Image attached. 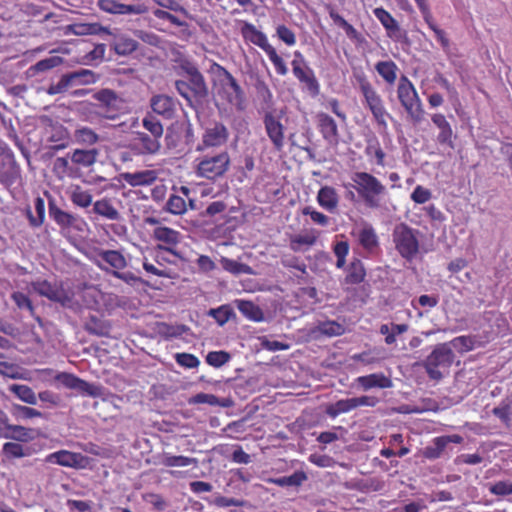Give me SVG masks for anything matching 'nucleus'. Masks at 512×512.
<instances>
[{
	"instance_id": "5fc2aeb1",
	"label": "nucleus",
	"mask_w": 512,
	"mask_h": 512,
	"mask_svg": "<svg viewBox=\"0 0 512 512\" xmlns=\"http://www.w3.org/2000/svg\"><path fill=\"white\" fill-rule=\"evenodd\" d=\"M143 127L151 134L158 139H161L163 136V125L162 123L153 115L147 114L142 120Z\"/></svg>"
},
{
	"instance_id": "6e6552de",
	"label": "nucleus",
	"mask_w": 512,
	"mask_h": 512,
	"mask_svg": "<svg viewBox=\"0 0 512 512\" xmlns=\"http://www.w3.org/2000/svg\"><path fill=\"white\" fill-rule=\"evenodd\" d=\"M455 355L448 343L435 346L433 351L423 361V367L430 379L439 381L443 378V370L453 364Z\"/></svg>"
},
{
	"instance_id": "473e14b6",
	"label": "nucleus",
	"mask_w": 512,
	"mask_h": 512,
	"mask_svg": "<svg viewBox=\"0 0 512 512\" xmlns=\"http://www.w3.org/2000/svg\"><path fill=\"white\" fill-rule=\"evenodd\" d=\"M366 277V269L363 262L354 258L347 267V274L345 276V282L351 285H357L362 283Z\"/></svg>"
},
{
	"instance_id": "aec40b11",
	"label": "nucleus",
	"mask_w": 512,
	"mask_h": 512,
	"mask_svg": "<svg viewBox=\"0 0 512 512\" xmlns=\"http://www.w3.org/2000/svg\"><path fill=\"white\" fill-rule=\"evenodd\" d=\"M47 463L58 464L64 467L79 468L83 467L86 457L81 453L68 450H59L46 456Z\"/></svg>"
},
{
	"instance_id": "37998d69",
	"label": "nucleus",
	"mask_w": 512,
	"mask_h": 512,
	"mask_svg": "<svg viewBox=\"0 0 512 512\" xmlns=\"http://www.w3.org/2000/svg\"><path fill=\"white\" fill-rule=\"evenodd\" d=\"M307 479V475L303 471H296L289 476L279 478H269L268 483L275 484L280 487L300 486Z\"/></svg>"
},
{
	"instance_id": "1a4fd4ad",
	"label": "nucleus",
	"mask_w": 512,
	"mask_h": 512,
	"mask_svg": "<svg viewBox=\"0 0 512 512\" xmlns=\"http://www.w3.org/2000/svg\"><path fill=\"white\" fill-rule=\"evenodd\" d=\"M186 73L188 75L187 81L177 80L175 82L178 93L189 103L205 98L208 94V89L200 71L195 66H189L186 68Z\"/></svg>"
},
{
	"instance_id": "7ed1b4c3",
	"label": "nucleus",
	"mask_w": 512,
	"mask_h": 512,
	"mask_svg": "<svg viewBox=\"0 0 512 512\" xmlns=\"http://www.w3.org/2000/svg\"><path fill=\"white\" fill-rule=\"evenodd\" d=\"M240 33L245 42L258 46L267 54L278 75L285 76L288 73L287 65L282 57L278 55L276 49L269 43L264 32L257 29L252 23L243 21Z\"/></svg>"
},
{
	"instance_id": "13d9d810",
	"label": "nucleus",
	"mask_w": 512,
	"mask_h": 512,
	"mask_svg": "<svg viewBox=\"0 0 512 512\" xmlns=\"http://www.w3.org/2000/svg\"><path fill=\"white\" fill-rule=\"evenodd\" d=\"M188 330L185 325H170L161 323L159 325V333L166 339L177 338L182 336Z\"/></svg>"
},
{
	"instance_id": "412c9836",
	"label": "nucleus",
	"mask_w": 512,
	"mask_h": 512,
	"mask_svg": "<svg viewBox=\"0 0 512 512\" xmlns=\"http://www.w3.org/2000/svg\"><path fill=\"white\" fill-rule=\"evenodd\" d=\"M175 193L171 194L166 202L165 210L173 215H183L187 212L186 198L191 190L187 186H173Z\"/></svg>"
},
{
	"instance_id": "39448f33",
	"label": "nucleus",
	"mask_w": 512,
	"mask_h": 512,
	"mask_svg": "<svg viewBox=\"0 0 512 512\" xmlns=\"http://www.w3.org/2000/svg\"><path fill=\"white\" fill-rule=\"evenodd\" d=\"M420 236L418 229L406 223L395 225L392 231V240L398 254L408 262L416 258L420 252Z\"/></svg>"
},
{
	"instance_id": "bb28decb",
	"label": "nucleus",
	"mask_w": 512,
	"mask_h": 512,
	"mask_svg": "<svg viewBox=\"0 0 512 512\" xmlns=\"http://www.w3.org/2000/svg\"><path fill=\"white\" fill-rule=\"evenodd\" d=\"M359 245L370 254L379 249V237L371 224H365L357 233Z\"/></svg>"
},
{
	"instance_id": "e433bc0d",
	"label": "nucleus",
	"mask_w": 512,
	"mask_h": 512,
	"mask_svg": "<svg viewBox=\"0 0 512 512\" xmlns=\"http://www.w3.org/2000/svg\"><path fill=\"white\" fill-rule=\"evenodd\" d=\"M98 257L108 264L112 270L120 271L127 266L125 256L118 250H101Z\"/></svg>"
},
{
	"instance_id": "72a5a7b5",
	"label": "nucleus",
	"mask_w": 512,
	"mask_h": 512,
	"mask_svg": "<svg viewBox=\"0 0 512 512\" xmlns=\"http://www.w3.org/2000/svg\"><path fill=\"white\" fill-rule=\"evenodd\" d=\"M48 141L53 143L52 149L54 150H63L67 148L70 144L68 129L61 124L53 125Z\"/></svg>"
},
{
	"instance_id": "864d4df0",
	"label": "nucleus",
	"mask_w": 512,
	"mask_h": 512,
	"mask_svg": "<svg viewBox=\"0 0 512 512\" xmlns=\"http://www.w3.org/2000/svg\"><path fill=\"white\" fill-rule=\"evenodd\" d=\"M2 452L8 460L22 458L29 455L28 449L16 442H6L2 447Z\"/></svg>"
},
{
	"instance_id": "a19ab883",
	"label": "nucleus",
	"mask_w": 512,
	"mask_h": 512,
	"mask_svg": "<svg viewBox=\"0 0 512 512\" xmlns=\"http://www.w3.org/2000/svg\"><path fill=\"white\" fill-rule=\"evenodd\" d=\"M8 390L13 393L21 401L35 405L37 403V396L31 387L24 384H11Z\"/></svg>"
},
{
	"instance_id": "b1692460",
	"label": "nucleus",
	"mask_w": 512,
	"mask_h": 512,
	"mask_svg": "<svg viewBox=\"0 0 512 512\" xmlns=\"http://www.w3.org/2000/svg\"><path fill=\"white\" fill-rule=\"evenodd\" d=\"M431 121L439 129L437 142L453 148V129L446 116L442 113H434L431 115Z\"/></svg>"
},
{
	"instance_id": "3c124183",
	"label": "nucleus",
	"mask_w": 512,
	"mask_h": 512,
	"mask_svg": "<svg viewBox=\"0 0 512 512\" xmlns=\"http://www.w3.org/2000/svg\"><path fill=\"white\" fill-rule=\"evenodd\" d=\"M318 238V234L315 230H311L305 234H299L291 238L290 248L297 252L302 246H313Z\"/></svg>"
},
{
	"instance_id": "052dcab7",
	"label": "nucleus",
	"mask_w": 512,
	"mask_h": 512,
	"mask_svg": "<svg viewBox=\"0 0 512 512\" xmlns=\"http://www.w3.org/2000/svg\"><path fill=\"white\" fill-rule=\"evenodd\" d=\"M349 249L350 247L347 241H338L333 245V253L337 258L336 267L338 269L344 268Z\"/></svg>"
},
{
	"instance_id": "ddd939ff",
	"label": "nucleus",
	"mask_w": 512,
	"mask_h": 512,
	"mask_svg": "<svg viewBox=\"0 0 512 512\" xmlns=\"http://www.w3.org/2000/svg\"><path fill=\"white\" fill-rule=\"evenodd\" d=\"M378 403V399L374 396H360L347 399H341L335 403L328 404L325 413L332 419L340 414L348 413L361 406L374 407Z\"/></svg>"
},
{
	"instance_id": "49530a36",
	"label": "nucleus",
	"mask_w": 512,
	"mask_h": 512,
	"mask_svg": "<svg viewBox=\"0 0 512 512\" xmlns=\"http://www.w3.org/2000/svg\"><path fill=\"white\" fill-rule=\"evenodd\" d=\"M52 171L59 180L74 177V169L66 157H57L53 162Z\"/></svg>"
},
{
	"instance_id": "f03ea898",
	"label": "nucleus",
	"mask_w": 512,
	"mask_h": 512,
	"mask_svg": "<svg viewBox=\"0 0 512 512\" xmlns=\"http://www.w3.org/2000/svg\"><path fill=\"white\" fill-rule=\"evenodd\" d=\"M231 158L226 150L218 153L203 154L194 161V173L198 178L216 182L223 178L229 171Z\"/></svg>"
},
{
	"instance_id": "c756f323",
	"label": "nucleus",
	"mask_w": 512,
	"mask_h": 512,
	"mask_svg": "<svg viewBox=\"0 0 512 512\" xmlns=\"http://www.w3.org/2000/svg\"><path fill=\"white\" fill-rule=\"evenodd\" d=\"M99 156V150L92 149H75L70 154V159L73 164L82 168H89L93 166Z\"/></svg>"
},
{
	"instance_id": "a878e982",
	"label": "nucleus",
	"mask_w": 512,
	"mask_h": 512,
	"mask_svg": "<svg viewBox=\"0 0 512 512\" xmlns=\"http://www.w3.org/2000/svg\"><path fill=\"white\" fill-rule=\"evenodd\" d=\"M316 200L321 208L334 213L339 206L340 197L334 187L325 185L319 189Z\"/></svg>"
},
{
	"instance_id": "58836bf2",
	"label": "nucleus",
	"mask_w": 512,
	"mask_h": 512,
	"mask_svg": "<svg viewBox=\"0 0 512 512\" xmlns=\"http://www.w3.org/2000/svg\"><path fill=\"white\" fill-rule=\"evenodd\" d=\"M237 308L239 312L249 320L258 322L263 319L262 310L252 301L239 300L237 302Z\"/></svg>"
},
{
	"instance_id": "9d476101",
	"label": "nucleus",
	"mask_w": 512,
	"mask_h": 512,
	"mask_svg": "<svg viewBox=\"0 0 512 512\" xmlns=\"http://www.w3.org/2000/svg\"><path fill=\"white\" fill-rule=\"evenodd\" d=\"M22 182V170L14 152L8 147L0 146V184L10 189Z\"/></svg>"
},
{
	"instance_id": "6ab92c4d",
	"label": "nucleus",
	"mask_w": 512,
	"mask_h": 512,
	"mask_svg": "<svg viewBox=\"0 0 512 512\" xmlns=\"http://www.w3.org/2000/svg\"><path fill=\"white\" fill-rule=\"evenodd\" d=\"M34 289L39 295L62 305L71 300L69 293L58 283H51L47 280L39 281L34 284Z\"/></svg>"
},
{
	"instance_id": "f704fd0d",
	"label": "nucleus",
	"mask_w": 512,
	"mask_h": 512,
	"mask_svg": "<svg viewBox=\"0 0 512 512\" xmlns=\"http://www.w3.org/2000/svg\"><path fill=\"white\" fill-rule=\"evenodd\" d=\"M364 153L368 158L374 157L378 166H385L386 154L381 147L379 139L375 135H371L366 138Z\"/></svg>"
},
{
	"instance_id": "9b49d317",
	"label": "nucleus",
	"mask_w": 512,
	"mask_h": 512,
	"mask_svg": "<svg viewBox=\"0 0 512 512\" xmlns=\"http://www.w3.org/2000/svg\"><path fill=\"white\" fill-rule=\"evenodd\" d=\"M152 238L157 242V251H165L179 259H183L177 250L178 245L183 240L181 232L165 225L157 226L153 229Z\"/></svg>"
},
{
	"instance_id": "603ef678",
	"label": "nucleus",
	"mask_w": 512,
	"mask_h": 512,
	"mask_svg": "<svg viewBox=\"0 0 512 512\" xmlns=\"http://www.w3.org/2000/svg\"><path fill=\"white\" fill-rule=\"evenodd\" d=\"M161 463L166 467H185L189 465H196L197 459L183 455L165 454Z\"/></svg>"
},
{
	"instance_id": "c85d7f7f",
	"label": "nucleus",
	"mask_w": 512,
	"mask_h": 512,
	"mask_svg": "<svg viewBox=\"0 0 512 512\" xmlns=\"http://www.w3.org/2000/svg\"><path fill=\"white\" fill-rule=\"evenodd\" d=\"M157 178V172L154 170H143L123 174L124 181L133 187L152 185L157 180Z\"/></svg>"
},
{
	"instance_id": "2f4dec72",
	"label": "nucleus",
	"mask_w": 512,
	"mask_h": 512,
	"mask_svg": "<svg viewBox=\"0 0 512 512\" xmlns=\"http://www.w3.org/2000/svg\"><path fill=\"white\" fill-rule=\"evenodd\" d=\"M49 215L62 229H69L75 225L77 217L59 208L54 201H49Z\"/></svg>"
},
{
	"instance_id": "680f3d73",
	"label": "nucleus",
	"mask_w": 512,
	"mask_h": 512,
	"mask_svg": "<svg viewBox=\"0 0 512 512\" xmlns=\"http://www.w3.org/2000/svg\"><path fill=\"white\" fill-rule=\"evenodd\" d=\"M174 359L179 366L185 369H194L200 365L198 357L191 353H176L174 355Z\"/></svg>"
},
{
	"instance_id": "0e129e2a",
	"label": "nucleus",
	"mask_w": 512,
	"mask_h": 512,
	"mask_svg": "<svg viewBox=\"0 0 512 512\" xmlns=\"http://www.w3.org/2000/svg\"><path fill=\"white\" fill-rule=\"evenodd\" d=\"M208 315L213 317L222 326L230 320L233 310L228 305H222L218 308L210 309Z\"/></svg>"
},
{
	"instance_id": "79ce46f5",
	"label": "nucleus",
	"mask_w": 512,
	"mask_h": 512,
	"mask_svg": "<svg viewBox=\"0 0 512 512\" xmlns=\"http://www.w3.org/2000/svg\"><path fill=\"white\" fill-rule=\"evenodd\" d=\"M5 438L19 442H29L33 439L32 430L21 425H6Z\"/></svg>"
},
{
	"instance_id": "2eb2a0df",
	"label": "nucleus",
	"mask_w": 512,
	"mask_h": 512,
	"mask_svg": "<svg viewBox=\"0 0 512 512\" xmlns=\"http://www.w3.org/2000/svg\"><path fill=\"white\" fill-rule=\"evenodd\" d=\"M263 124L274 149L282 151L285 145V127L281 122V116L273 111H267L263 116Z\"/></svg>"
},
{
	"instance_id": "0eeeda50",
	"label": "nucleus",
	"mask_w": 512,
	"mask_h": 512,
	"mask_svg": "<svg viewBox=\"0 0 512 512\" xmlns=\"http://www.w3.org/2000/svg\"><path fill=\"white\" fill-rule=\"evenodd\" d=\"M352 181L368 207L378 208L380 206V197L387 193V189L377 177L368 172H355Z\"/></svg>"
},
{
	"instance_id": "ea45409f",
	"label": "nucleus",
	"mask_w": 512,
	"mask_h": 512,
	"mask_svg": "<svg viewBox=\"0 0 512 512\" xmlns=\"http://www.w3.org/2000/svg\"><path fill=\"white\" fill-rule=\"evenodd\" d=\"M375 69L378 72V74L388 83L393 84L397 79V72L398 67L397 65L392 61H379L375 65Z\"/></svg>"
},
{
	"instance_id": "338daca9",
	"label": "nucleus",
	"mask_w": 512,
	"mask_h": 512,
	"mask_svg": "<svg viewBox=\"0 0 512 512\" xmlns=\"http://www.w3.org/2000/svg\"><path fill=\"white\" fill-rule=\"evenodd\" d=\"M61 62H62V59H61V57H58V56L45 58V59L38 61L35 65L31 66L30 70L33 71L34 73L45 72V71H48V70H51V69L57 67L58 65L61 64Z\"/></svg>"
},
{
	"instance_id": "6e6d98bb",
	"label": "nucleus",
	"mask_w": 512,
	"mask_h": 512,
	"mask_svg": "<svg viewBox=\"0 0 512 512\" xmlns=\"http://www.w3.org/2000/svg\"><path fill=\"white\" fill-rule=\"evenodd\" d=\"M450 343L458 349L460 353L469 352L477 345L476 338L470 335L455 337Z\"/></svg>"
},
{
	"instance_id": "f3484780",
	"label": "nucleus",
	"mask_w": 512,
	"mask_h": 512,
	"mask_svg": "<svg viewBox=\"0 0 512 512\" xmlns=\"http://www.w3.org/2000/svg\"><path fill=\"white\" fill-rule=\"evenodd\" d=\"M228 138L229 131L227 127L222 123H215L213 127L205 129L196 151L203 152L209 148L221 147L227 143Z\"/></svg>"
},
{
	"instance_id": "4468645a",
	"label": "nucleus",
	"mask_w": 512,
	"mask_h": 512,
	"mask_svg": "<svg viewBox=\"0 0 512 512\" xmlns=\"http://www.w3.org/2000/svg\"><path fill=\"white\" fill-rule=\"evenodd\" d=\"M55 380L68 389L77 390L94 398L104 396L102 386L91 384L72 373L61 372L55 376Z\"/></svg>"
},
{
	"instance_id": "8fccbe9b",
	"label": "nucleus",
	"mask_w": 512,
	"mask_h": 512,
	"mask_svg": "<svg viewBox=\"0 0 512 512\" xmlns=\"http://www.w3.org/2000/svg\"><path fill=\"white\" fill-rule=\"evenodd\" d=\"M74 139L80 145L92 146L99 141V135L89 127H80L74 131Z\"/></svg>"
},
{
	"instance_id": "de8ad7c7",
	"label": "nucleus",
	"mask_w": 512,
	"mask_h": 512,
	"mask_svg": "<svg viewBox=\"0 0 512 512\" xmlns=\"http://www.w3.org/2000/svg\"><path fill=\"white\" fill-rule=\"evenodd\" d=\"M220 263H221L222 268L225 271H227L233 275L253 274V270L249 265L240 263L236 260H233V259H230L227 257H222L220 259Z\"/></svg>"
},
{
	"instance_id": "c03bdc74",
	"label": "nucleus",
	"mask_w": 512,
	"mask_h": 512,
	"mask_svg": "<svg viewBox=\"0 0 512 512\" xmlns=\"http://www.w3.org/2000/svg\"><path fill=\"white\" fill-rule=\"evenodd\" d=\"M34 208L36 212V216L33 215L30 209H27L26 215L29 221V224L34 227H40L45 220V201L41 197H37L34 201Z\"/></svg>"
},
{
	"instance_id": "bf43d9fd",
	"label": "nucleus",
	"mask_w": 512,
	"mask_h": 512,
	"mask_svg": "<svg viewBox=\"0 0 512 512\" xmlns=\"http://www.w3.org/2000/svg\"><path fill=\"white\" fill-rule=\"evenodd\" d=\"M231 359V355L226 351H211L207 354L205 360L208 365L220 368Z\"/></svg>"
},
{
	"instance_id": "dca6fc26",
	"label": "nucleus",
	"mask_w": 512,
	"mask_h": 512,
	"mask_svg": "<svg viewBox=\"0 0 512 512\" xmlns=\"http://www.w3.org/2000/svg\"><path fill=\"white\" fill-rule=\"evenodd\" d=\"M295 59L291 62L292 71L295 78L303 83L312 93H318L319 83L315 77L314 71L308 67L299 51L294 52Z\"/></svg>"
},
{
	"instance_id": "cd10ccee",
	"label": "nucleus",
	"mask_w": 512,
	"mask_h": 512,
	"mask_svg": "<svg viewBox=\"0 0 512 512\" xmlns=\"http://www.w3.org/2000/svg\"><path fill=\"white\" fill-rule=\"evenodd\" d=\"M93 212L96 215L110 221H119L122 218L121 213L114 206L112 200L108 197L96 200L93 203Z\"/></svg>"
},
{
	"instance_id": "a211bd4d",
	"label": "nucleus",
	"mask_w": 512,
	"mask_h": 512,
	"mask_svg": "<svg viewBox=\"0 0 512 512\" xmlns=\"http://www.w3.org/2000/svg\"><path fill=\"white\" fill-rule=\"evenodd\" d=\"M130 147L137 155H155L161 149V142L145 132H136Z\"/></svg>"
},
{
	"instance_id": "20e7f679",
	"label": "nucleus",
	"mask_w": 512,
	"mask_h": 512,
	"mask_svg": "<svg viewBox=\"0 0 512 512\" xmlns=\"http://www.w3.org/2000/svg\"><path fill=\"white\" fill-rule=\"evenodd\" d=\"M397 98L413 124H420L424 120L425 110L422 100L414 84L405 75H402L399 79Z\"/></svg>"
},
{
	"instance_id": "5701e85b",
	"label": "nucleus",
	"mask_w": 512,
	"mask_h": 512,
	"mask_svg": "<svg viewBox=\"0 0 512 512\" xmlns=\"http://www.w3.org/2000/svg\"><path fill=\"white\" fill-rule=\"evenodd\" d=\"M317 127L322 137L329 143L337 144L339 140L338 126L335 120L327 113L316 115Z\"/></svg>"
},
{
	"instance_id": "774afa93",
	"label": "nucleus",
	"mask_w": 512,
	"mask_h": 512,
	"mask_svg": "<svg viewBox=\"0 0 512 512\" xmlns=\"http://www.w3.org/2000/svg\"><path fill=\"white\" fill-rule=\"evenodd\" d=\"M302 214L306 216H310L313 223L320 226H328L330 223V218L322 212L317 211L312 206H306L302 209Z\"/></svg>"
},
{
	"instance_id": "e2e57ef3",
	"label": "nucleus",
	"mask_w": 512,
	"mask_h": 512,
	"mask_svg": "<svg viewBox=\"0 0 512 512\" xmlns=\"http://www.w3.org/2000/svg\"><path fill=\"white\" fill-rule=\"evenodd\" d=\"M190 404H208L210 406L226 407L227 404L220 402L219 398L213 394L198 393L189 399Z\"/></svg>"
},
{
	"instance_id": "f257e3e1",
	"label": "nucleus",
	"mask_w": 512,
	"mask_h": 512,
	"mask_svg": "<svg viewBox=\"0 0 512 512\" xmlns=\"http://www.w3.org/2000/svg\"><path fill=\"white\" fill-rule=\"evenodd\" d=\"M211 72L215 76L218 96L237 110H244L245 93L236 78L218 63H213Z\"/></svg>"
},
{
	"instance_id": "4d7b16f0",
	"label": "nucleus",
	"mask_w": 512,
	"mask_h": 512,
	"mask_svg": "<svg viewBox=\"0 0 512 512\" xmlns=\"http://www.w3.org/2000/svg\"><path fill=\"white\" fill-rule=\"evenodd\" d=\"M0 375L11 379H26L21 367L5 361H0Z\"/></svg>"
},
{
	"instance_id": "c9c22d12",
	"label": "nucleus",
	"mask_w": 512,
	"mask_h": 512,
	"mask_svg": "<svg viewBox=\"0 0 512 512\" xmlns=\"http://www.w3.org/2000/svg\"><path fill=\"white\" fill-rule=\"evenodd\" d=\"M374 16L383 25L389 37H393L400 31V26L396 19L383 7H377L373 10Z\"/></svg>"
},
{
	"instance_id": "7c9ffc66",
	"label": "nucleus",
	"mask_w": 512,
	"mask_h": 512,
	"mask_svg": "<svg viewBox=\"0 0 512 512\" xmlns=\"http://www.w3.org/2000/svg\"><path fill=\"white\" fill-rule=\"evenodd\" d=\"M356 381L364 390L392 387V380L383 373H373L366 376H360Z\"/></svg>"
},
{
	"instance_id": "69168bd1",
	"label": "nucleus",
	"mask_w": 512,
	"mask_h": 512,
	"mask_svg": "<svg viewBox=\"0 0 512 512\" xmlns=\"http://www.w3.org/2000/svg\"><path fill=\"white\" fill-rule=\"evenodd\" d=\"M318 331L326 336H339L345 331L343 325L336 321H325L318 325Z\"/></svg>"
},
{
	"instance_id": "4c0bfd02",
	"label": "nucleus",
	"mask_w": 512,
	"mask_h": 512,
	"mask_svg": "<svg viewBox=\"0 0 512 512\" xmlns=\"http://www.w3.org/2000/svg\"><path fill=\"white\" fill-rule=\"evenodd\" d=\"M112 47L116 54L126 56L138 48V42L131 37L120 35L115 37Z\"/></svg>"
},
{
	"instance_id": "393cba45",
	"label": "nucleus",
	"mask_w": 512,
	"mask_h": 512,
	"mask_svg": "<svg viewBox=\"0 0 512 512\" xmlns=\"http://www.w3.org/2000/svg\"><path fill=\"white\" fill-rule=\"evenodd\" d=\"M462 436L458 434L439 436L433 439L434 446H428L424 449L423 455L427 459H437L449 443L461 444Z\"/></svg>"
},
{
	"instance_id": "423d86ee",
	"label": "nucleus",
	"mask_w": 512,
	"mask_h": 512,
	"mask_svg": "<svg viewBox=\"0 0 512 512\" xmlns=\"http://www.w3.org/2000/svg\"><path fill=\"white\" fill-rule=\"evenodd\" d=\"M360 92L364 98V105L370 110L378 127L386 131L388 128L387 118L391 117L385 108L381 95L373 87L364 74L356 77Z\"/></svg>"
},
{
	"instance_id": "f8f14e48",
	"label": "nucleus",
	"mask_w": 512,
	"mask_h": 512,
	"mask_svg": "<svg viewBox=\"0 0 512 512\" xmlns=\"http://www.w3.org/2000/svg\"><path fill=\"white\" fill-rule=\"evenodd\" d=\"M93 98L101 103L103 109V112H95V115L107 120H115L118 117L124 101L115 91L101 89L93 94Z\"/></svg>"
},
{
	"instance_id": "4be33fe9",
	"label": "nucleus",
	"mask_w": 512,
	"mask_h": 512,
	"mask_svg": "<svg viewBox=\"0 0 512 512\" xmlns=\"http://www.w3.org/2000/svg\"><path fill=\"white\" fill-rule=\"evenodd\" d=\"M152 111L165 119H172L176 113V100L168 95H155L150 100Z\"/></svg>"
},
{
	"instance_id": "09e8293b",
	"label": "nucleus",
	"mask_w": 512,
	"mask_h": 512,
	"mask_svg": "<svg viewBox=\"0 0 512 512\" xmlns=\"http://www.w3.org/2000/svg\"><path fill=\"white\" fill-rule=\"evenodd\" d=\"M71 202L81 208H87L93 203L92 194L81 186H75L70 195Z\"/></svg>"
},
{
	"instance_id": "a18cd8bd",
	"label": "nucleus",
	"mask_w": 512,
	"mask_h": 512,
	"mask_svg": "<svg viewBox=\"0 0 512 512\" xmlns=\"http://www.w3.org/2000/svg\"><path fill=\"white\" fill-rule=\"evenodd\" d=\"M69 77L72 81V84L78 85H89L94 84L99 80V75L95 74L92 70L89 69H80L77 71H73L68 73Z\"/></svg>"
}]
</instances>
